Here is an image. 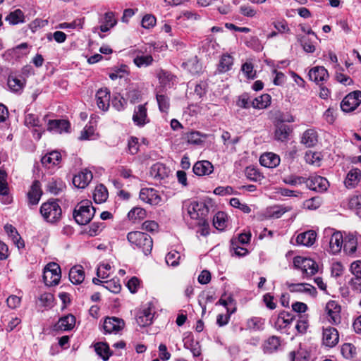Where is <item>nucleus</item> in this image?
I'll use <instances>...</instances> for the list:
<instances>
[{
	"mask_svg": "<svg viewBox=\"0 0 361 361\" xmlns=\"http://www.w3.org/2000/svg\"><path fill=\"white\" fill-rule=\"evenodd\" d=\"M247 326L250 329L257 331L263 329L264 320L259 317H254L248 320Z\"/></svg>",
	"mask_w": 361,
	"mask_h": 361,
	"instance_id": "62",
	"label": "nucleus"
},
{
	"mask_svg": "<svg viewBox=\"0 0 361 361\" xmlns=\"http://www.w3.org/2000/svg\"><path fill=\"white\" fill-rule=\"evenodd\" d=\"M39 212L43 219L50 224L57 223L62 216V209L58 200H49L44 202L40 207Z\"/></svg>",
	"mask_w": 361,
	"mask_h": 361,
	"instance_id": "2",
	"label": "nucleus"
},
{
	"mask_svg": "<svg viewBox=\"0 0 361 361\" xmlns=\"http://www.w3.org/2000/svg\"><path fill=\"white\" fill-rule=\"evenodd\" d=\"M341 306L334 300L329 301L326 305V312L328 315V321L333 325L341 323Z\"/></svg>",
	"mask_w": 361,
	"mask_h": 361,
	"instance_id": "8",
	"label": "nucleus"
},
{
	"mask_svg": "<svg viewBox=\"0 0 361 361\" xmlns=\"http://www.w3.org/2000/svg\"><path fill=\"white\" fill-rule=\"evenodd\" d=\"M61 161V155L57 151H53L47 153L41 159L42 164L48 169H50L54 166H58Z\"/></svg>",
	"mask_w": 361,
	"mask_h": 361,
	"instance_id": "22",
	"label": "nucleus"
},
{
	"mask_svg": "<svg viewBox=\"0 0 361 361\" xmlns=\"http://www.w3.org/2000/svg\"><path fill=\"white\" fill-rule=\"evenodd\" d=\"M24 123L27 127H40L42 126L38 116L31 113L25 115Z\"/></svg>",
	"mask_w": 361,
	"mask_h": 361,
	"instance_id": "51",
	"label": "nucleus"
},
{
	"mask_svg": "<svg viewBox=\"0 0 361 361\" xmlns=\"http://www.w3.org/2000/svg\"><path fill=\"white\" fill-rule=\"evenodd\" d=\"M360 178V170L357 169H353L347 174V176L344 181L345 185L348 188H353L358 184Z\"/></svg>",
	"mask_w": 361,
	"mask_h": 361,
	"instance_id": "27",
	"label": "nucleus"
},
{
	"mask_svg": "<svg viewBox=\"0 0 361 361\" xmlns=\"http://www.w3.org/2000/svg\"><path fill=\"white\" fill-rule=\"evenodd\" d=\"M106 285L103 286L114 293H118L121 290V285L118 279H112L104 282Z\"/></svg>",
	"mask_w": 361,
	"mask_h": 361,
	"instance_id": "57",
	"label": "nucleus"
},
{
	"mask_svg": "<svg viewBox=\"0 0 361 361\" xmlns=\"http://www.w3.org/2000/svg\"><path fill=\"white\" fill-rule=\"evenodd\" d=\"M311 80L319 83L326 81L329 78L327 70L324 66H316L310 70L308 73Z\"/></svg>",
	"mask_w": 361,
	"mask_h": 361,
	"instance_id": "20",
	"label": "nucleus"
},
{
	"mask_svg": "<svg viewBox=\"0 0 361 361\" xmlns=\"http://www.w3.org/2000/svg\"><path fill=\"white\" fill-rule=\"evenodd\" d=\"M183 211H186L190 218L193 220L195 225H207V217L209 214V207L203 202L185 201L183 205Z\"/></svg>",
	"mask_w": 361,
	"mask_h": 361,
	"instance_id": "1",
	"label": "nucleus"
},
{
	"mask_svg": "<svg viewBox=\"0 0 361 361\" xmlns=\"http://www.w3.org/2000/svg\"><path fill=\"white\" fill-rule=\"evenodd\" d=\"M6 20L11 25L22 23L25 21V16L20 9H16L6 17Z\"/></svg>",
	"mask_w": 361,
	"mask_h": 361,
	"instance_id": "41",
	"label": "nucleus"
},
{
	"mask_svg": "<svg viewBox=\"0 0 361 361\" xmlns=\"http://www.w3.org/2000/svg\"><path fill=\"white\" fill-rule=\"evenodd\" d=\"M139 197L142 202L153 206L159 204L161 201L158 191L154 188H142Z\"/></svg>",
	"mask_w": 361,
	"mask_h": 361,
	"instance_id": "9",
	"label": "nucleus"
},
{
	"mask_svg": "<svg viewBox=\"0 0 361 361\" xmlns=\"http://www.w3.org/2000/svg\"><path fill=\"white\" fill-rule=\"evenodd\" d=\"M301 270L308 277L314 275L318 271V266L314 260L307 258Z\"/></svg>",
	"mask_w": 361,
	"mask_h": 361,
	"instance_id": "40",
	"label": "nucleus"
},
{
	"mask_svg": "<svg viewBox=\"0 0 361 361\" xmlns=\"http://www.w3.org/2000/svg\"><path fill=\"white\" fill-rule=\"evenodd\" d=\"M186 139L188 143L200 145L203 142L201 134L197 131H192L186 134Z\"/></svg>",
	"mask_w": 361,
	"mask_h": 361,
	"instance_id": "59",
	"label": "nucleus"
},
{
	"mask_svg": "<svg viewBox=\"0 0 361 361\" xmlns=\"http://www.w3.org/2000/svg\"><path fill=\"white\" fill-rule=\"evenodd\" d=\"M116 23L117 21L114 18V13L111 11L106 12L104 14V21L99 26V30L103 32H106L113 27Z\"/></svg>",
	"mask_w": 361,
	"mask_h": 361,
	"instance_id": "34",
	"label": "nucleus"
},
{
	"mask_svg": "<svg viewBox=\"0 0 361 361\" xmlns=\"http://www.w3.org/2000/svg\"><path fill=\"white\" fill-rule=\"evenodd\" d=\"M317 133L314 130L308 129L303 133L301 143L307 147H314L317 143Z\"/></svg>",
	"mask_w": 361,
	"mask_h": 361,
	"instance_id": "30",
	"label": "nucleus"
},
{
	"mask_svg": "<svg viewBox=\"0 0 361 361\" xmlns=\"http://www.w3.org/2000/svg\"><path fill=\"white\" fill-rule=\"evenodd\" d=\"M98 107L102 111H107L110 104V91L107 88H101L96 93Z\"/></svg>",
	"mask_w": 361,
	"mask_h": 361,
	"instance_id": "19",
	"label": "nucleus"
},
{
	"mask_svg": "<svg viewBox=\"0 0 361 361\" xmlns=\"http://www.w3.org/2000/svg\"><path fill=\"white\" fill-rule=\"evenodd\" d=\"M293 315L290 312H281L275 322V327L277 329H283L287 327L293 320Z\"/></svg>",
	"mask_w": 361,
	"mask_h": 361,
	"instance_id": "31",
	"label": "nucleus"
},
{
	"mask_svg": "<svg viewBox=\"0 0 361 361\" xmlns=\"http://www.w3.org/2000/svg\"><path fill=\"white\" fill-rule=\"evenodd\" d=\"M341 353L344 357L349 359L356 353V348L353 344L346 343L341 347Z\"/></svg>",
	"mask_w": 361,
	"mask_h": 361,
	"instance_id": "58",
	"label": "nucleus"
},
{
	"mask_svg": "<svg viewBox=\"0 0 361 361\" xmlns=\"http://www.w3.org/2000/svg\"><path fill=\"white\" fill-rule=\"evenodd\" d=\"M180 255L178 252L173 250L169 252L166 256V262L168 265L176 267L179 264Z\"/></svg>",
	"mask_w": 361,
	"mask_h": 361,
	"instance_id": "52",
	"label": "nucleus"
},
{
	"mask_svg": "<svg viewBox=\"0 0 361 361\" xmlns=\"http://www.w3.org/2000/svg\"><path fill=\"white\" fill-rule=\"evenodd\" d=\"M65 188V184L61 180H50L47 185V190L51 194L58 195Z\"/></svg>",
	"mask_w": 361,
	"mask_h": 361,
	"instance_id": "43",
	"label": "nucleus"
},
{
	"mask_svg": "<svg viewBox=\"0 0 361 361\" xmlns=\"http://www.w3.org/2000/svg\"><path fill=\"white\" fill-rule=\"evenodd\" d=\"M128 217L135 223L144 219L146 217V212L141 207H134L128 212Z\"/></svg>",
	"mask_w": 361,
	"mask_h": 361,
	"instance_id": "45",
	"label": "nucleus"
},
{
	"mask_svg": "<svg viewBox=\"0 0 361 361\" xmlns=\"http://www.w3.org/2000/svg\"><path fill=\"white\" fill-rule=\"evenodd\" d=\"M80 140H92L94 139V128L92 126H85L81 131Z\"/></svg>",
	"mask_w": 361,
	"mask_h": 361,
	"instance_id": "60",
	"label": "nucleus"
},
{
	"mask_svg": "<svg viewBox=\"0 0 361 361\" xmlns=\"http://www.w3.org/2000/svg\"><path fill=\"white\" fill-rule=\"evenodd\" d=\"M348 286L355 293H361V277H352L348 281Z\"/></svg>",
	"mask_w": 361,
	"mask_h": 361,
	"instance_id": "63",
	"label": "nucleus"
},
{
	"mask_svg": "<svg viewBox=\"0 0 361 361\" xmlns=\"http://www.w3.org/2000/svg\"><path fill=\"white\" fill-rule=\"evenodd\" d=\"M361 103V92L353 91L346 95L341 102V108L345 112L355 110Z\"/></svg>",
	"mask_w": 361,
	"mask_h": 361,
	"instance_id": "6",
	"label": "nucleus"
},
{
	"mask_svg": "<svg viewBox=\"0 0 361 361\" xmlns=\"http://www.w3.org/2000/svg\"><path fill=\"white\" fill-rule=\"evenodd\" d=\"M192 171L197 176H206L213 172L214 166L209 161H199L194 164Z\"/></svg>",
	"mask_w": 361,
	"mask_h": 361,
	"instance_id": "21",
	"label": "nucleus"
},
{
	"mask_svg": "<svg viewBox=\"0 0 361 361\" xmlns=\"http://www.w3.org/2000/svg\"><path fill=\"white\" fill-rule=\"evenodd\" d=\"M108 198V191L103 185H97L93 192V199L96 203L104 202Z\"/></svg>",
	"mask_w": 361,
	"mask_h": 361,
	"instance_id": "37",
	"label": "nucleus"
},
{
	"mask_svg": "<svg viewBox=\"0 0 361 361\" xmlns=\"http://www.w3.org/2000/svg\"><path fill=\"white\" fill-rule=\"evenodd\" d=\"M317 233L314 231H308L298 235L296 243L298 245L310 247L312 246L316 240Z\"/></svg>",
	"mask_w": 361,
	"mask_h": 361,
	"instance_id": "23",
	"label": "nucleus"
},
{
	"mask_svg": "<svg viewBox=\"0 0 361 361\" xmlns=\"http://www.w3.org/2000/svg\"><path fill=\"white\" fill-rule=\"evenodd\" d=\"M184 347L190 350L194 357H199L201 355V347L197 341L192 338L188 337L184 339Z\"/></svg>",
	"mask_w": 361,
	"mask_h": 361,
	"instance_id": "36",
	"label": "nucleus"
},
{
	"mask_svg": "<svg viewBox=\"0 0 361 361\" xmlns=\"http://www.w3.org/2000/svg\"><path fill=\"white\" fill-rule=\"evenodd\" d=\"M133 121L134 123L139 127H143L145 125L149 123L145 104H140L135 106L133 115Z\"/></svg>",
	"mask_w": 361,
	"mask_h": 361,
	"instance_id": "14",
	"label": "nucleus"
},
{
	"mask_svg": "<svg viewBox=\"0 0 361 361\" xmlns=\"http://www.w3.org/2000/svg\"><path fill=\"white\" fill-rule=\"evenodd\" d=\"M283 181L290 185H297L305 183L306 178L303 176H288L283 178Z\"/></svg>",
	"mask_w": 361,
	"mask_h": 361,
	"instance_id": "53",
	"label": "nucleus"
},
{
	"mask_svg": "<svg viewBox=\"0 0 361 361\" xmlns=\"http://www.w3.org/2000/svg\"><path fill=\"white\" fill-rule=\"evenodd\" d=\"M70 123L66 120H49L48 121V130H54L56 133L68 132Z\"/></svg>",
	"mask_w": 361,
	"mask_h": 361,
	"instance_id": "26",
	"label": "nucleus"
},
{
	"mask_svg": "<svg viewBox=\"0 0 361 361\" xmlns=\"http://www.w3.org/2000/svg\"><path fill=\"white\" fill-rule=\"evenodd\" d=\"M6 178V172L0 169V195L5 198L4 200H2L5 204L10 203L11 201V198L8 196L9 190Z\"/></svg>",
	"mask_w": 361,
	"mask_h": 361,
	"instance_id": "29",
	"label": "nucleus"
},
{
	"mask_svg": "<svg viewBox=\"0 0 361 361\" xmlns=\"http://www.w3.org/2000/svg\"><path fill=\"white\" fill-rule=\"evenodd\" d=\"M94 348L97 354L104 361L108 360L112 354L109 345L106 343H97L95 344Z\"/></svg>",
	"mask_w": 361,
	"mask_h": 361,
	"instance_id": "42",
	"label": "nucleus"
},
{
	"mask_svg": "<svg viewBox=\"0 0 361 361\" xmlns=\"http://www.w3.org/2000/svg\"><path fill=\"white\" fill-rule=\"evenodd\" d=\"M233 63V59L229 54H223L221 57L219 66L218 71L219 73H226L228 71Z\"/></svg>",
	"mask_w": 361,
	"mask_h": 361,
	"instance_id": "39",
	"label": "nucleus"
},
{
	"mask_svg": "<svg viewBox=\"0 0 361 361\" xmlns=\"http://www.w3.org/2000/svg\"><path fill=\"white\" fill-rule=\"evenodd\" d=\"M128 242L141 250L145 255L151 253L153 241L149 235L140 231H133L128 233Z\"/></svg>",
	"mask_w": 361,
	"mask_h": 361,
	"instance_id": "3",
	"label": "nucleus"
},
{
	"mask_svg": "<svg viewBox=\"0 0 361 361\" xmlns=\"http://www.w3.org/2000/svg\"><path fill=\"white\" fill-rule=\"evenodd\" d=\"M95 213V209L88 200L80 202L73 211V218L77 224L86 225L90 222Z\"/></svg>",
	"mask_w": 361,
	"mask_h": 361,
	"instance_id": "4",
	"label": "nucleus"
},
{
	"mask_svg": "<svg viewBox=\"0 0 361 361\" xmlns=\"http://www.w3.org/2000/svg\"><path fill=\"white\" fill-rule=\"evenodd\" d=\"M246 177L255 182H261L264 178V176L255 168L249 166L245 169Z\"/></svg>",
	"mask_w": 361,
	"mask_h": 361,
	"instance_id": "48",
	"label": "nucleus"
},
{
	"mask_svg": "<svg viewBox=\"0 0 361 361\" xmlns=\"http://www.w3.org/2000/svg\"><path fill=\"white\" fill-rule=\"evenodd\" d=\"M42 195L41 184L39 180H34L27 194L29 205H37Z\"/></svg>",
	"mask_w": 361,
	"mask_h": 361,
	"instance_id": "15",
	"label": "nucleus"
},
{
	"mask_svg": "<svg viewBox=\"0 0 361 361\" xmlns=\"http://www.w3.org/2000/svg\"><path fill=\"white\" fill-rule=\"evenodd\" d=\"M69 279L73 284H80L85 279V271L80 265L73 267L69 271Z\"/></svg>",
	"mask_w": 361,
	"mask_h": 361,
	"instance_id": "25",
	"label": "nucleus"
},
{
	"mask_svg": "<svg viewBox=\"0 0 361 361\" xmlns=\"http://www.w3.org/2000/svg\"><path fill=\"white\" fill-rule=\"evenodd\" d=\"M183 66L188 68L192 73H197L200 69V66L198 63L196 56L187 62L183 63Z\"/></svg>",
	"mask_w": 361,
	"mask_h": 361,
	"instance_id": "61",
	"label": "nucleus"
},
{
	"mask_svg": "<svg viewBox=\"0 0 361 361\" xmlns=\"http://www.w3.org/2000/svg\"><path fill=\"white\" fill-rule=\"evenodd\" d=\"M280 345L279 338L275 336H271L264 343V352L271 353L276 351Z\"/></svg>",
	"mask_w": 361,
	"mask_h": 361,
	"instance_id": "46",
	"label": "nucleus"
},
{
	"mask_svg": "<svg viewBox=\"0 0 361 361\" xmlns=\"http://www.w3.org/2000/svg\"><path fill=\"white\" fill-rule=\"evenodd\" d=\"M93 176L90 171L84 169L73 178V185L78 188H85L92 180Z\"/></svg>",
	"mask_w": 361,
	"mask_h": 361,
	"instance_id": "17",
	"label": "nucleus"
},
{
	"mask_svg": "<svg viewBox=\"0 0 361 361\" xmlns=\"http://www.w3.org/2000/svg\"><path fill=\"white\" fill-rule=\"evenodd\" d=\"M84 23V20L82 18L76 19L71 23H62L58 25L60 29H82Z\"/></svg>",
	"mask_w": 361,
	"mask_h": 361,
	"instance_id": "54",
	"label": "nucleus"
},
{
	"mask_svg": "<svg viewBox=\"0 0 361 361\" xmlns=\"http://www.w3.org/2000/svg\"><path fill=\"white\" fill-rule=\"evenodd\" d=\"M293 133V128L285 123H274V139L281 142H287Z\"/></svg>",
	"mask_w": 361,
	"mask_h": 361,
	"instance_id": "10",
	"label": "nucleus"
},
{
	"mask_svg": "<svg viewBox=\"0 0 361 361\" xmlns=\"http://www.w3.org/2000/svg\"><path fill=\"white\" fill-rule=\"evenodd\" d=\"M323 241L329 244V252L332 254L339 252L343 244V235L340 232L331 233V236H324Z\"/></svg>",
	"mask_w": 361,
	"mask_h": 361,
	"instance_id": "11",
	"label": "nucleus"
},
{
	"mask_svg": "<svg viewBox=\"0 0 361 361\" xmlns=\"http://www.w3.org/2000/svg\"><path fill=\"white\" fill-rule=\"evenodd\" d=\"M7 83L10 90L16 92L20 91L24 86V83L21 80L13 75L8 76Z\"/></svg>",
	"mask_w": 361,
	"mask_h": 361,
	"instance_id": "49",
	"label": "nucleus"
},
{
	"mask_svg": "<svg viewBox=\"0 0 361 361\" xmlns=\"http://www.w3.org/2000/svg\"><path fill=\"white\" fill-rule=\"evenodd\" d=\"M154 311L151 305L144 308L137 315L136 321L141 327L149 326L152 323Z\"/></svg>",
	"mask_w": 361,
	"mask_h": 361,
	"instance_id": "16",
	"label": "nucleus"
},
{
	"mask_svg": "<svg viewBox=\"0 0 361 361\" xmlns=\"http://www.w3.org/2000/svg\"><path fill=\"white\" fill-rule=\"evenodd\" d=\"M273 116L275 119V123H293L295 117L288 112H283L280 110H276L273 112Z\"/></svg>",
	"mask_w": 361,
	"mask_h": 361,
	"instance_id": "38",
	"label": "nucleus"
},
{
	"mask_svg": "<svg viewBox=\"0 0 361 361\" xmlns=\"http://www.w3.org/2000/svg\"><path fill=\"white\" fill-rule=\"evenodd\" d=\"M151 175L156 179L161 180L167 176L166 168L160 164H154L150 170Z\"/></svg>",
	"mask_w": 361,
	"mask_h": 361,
	"instance_id": "47",
	"label": "nucleus"
},
{
	"mask_svg": "<svg viewBox=\"0 0 361 361\" xmlns=\"http://www.w3.org/2000/svg\"><path fill=\"white\" fill-rule=\"evenodd\" d=\"M124 326L123 319L116 317H107L103 324V329L104 334H117Z\"/></svg>",
	"mask_w": 361,
	"mask_h": 361,
	"instance_id": "13",
	"label": "nucleus"
},
{
	"mask_svg": "<svg viewBox=\"0 0 361 361\" xmlns=\"http://www.w3.org/2000/svg\"><path fill=\"white\" fill-rule=\"evenodd\" d=\"M271 104V96L268 94H264L256 97L252 101V106L255 109H263L267 108Z\"/></svg>",
	"mask_w": 361,
	"mask_h": 361,
	"instance_id": "35",
	"label": "nucleus"
},
{
	"mask_svg": "<svg viewBox=\"0 0 361 361\" xmlns=\"http://www.w3.org/2000/svg\"><path fill=\"white\" fill-rule=\"evenodd\" d=\"M136 56L133 59V62L138 68L147 67L150 66L154 59L151 55H144L142 50H137Z\"/></svg>",
	"mask_w": 361,
	"mask_h": 361,
	"instance_id": "28",
	"label": "nucleus"
},
{
	"mask_svg": "<svg viewBox=\"0 0 361 361\" xmlns=\"http://www.w3.org/2000/svg\"><path fill=\"white\" fill-rule=\"evenodd\" d=\"M160 111L166 113L170 107L169 98L164 95L157 94L156 96Z\"/></svg>",
	"mask_w": 361,
	"mask_h": 361,
	"instance_id": "50",
	"label": "nucleus"
},
{
	"mask_svg": "<svg viewBox=\"0 0 361 361\" xmlns=\"http://www.w3.org/2000/svg\"><path fill=\"white\" fill-rule=\"evenodd\" d=\"M298 41L300 43L303 50L307 53H313L315 51L314 45L305 36H298Z\"/></svg>",
	"mask_w": 361,
	"mask_h": 361,
	"instance_id": "56",
	"label": "nucleus"
},
{
	"mask_svg": "<svg viewBox=\"0 0 361 361\" xmlns=\"http://www.w3.org/2000/svg\"><path fill=\"white\" fill-rule=\"evenodd\" d=\"M305 184L309 189L318 192L326 191L329 185L326 178L317 175L306 178Z\"/></svg>",
	"mask_w": 361,
	"mask_h": 361,
	"instance_id": "7",
	"label": "nucleus"
},
{
	"mask_svg": "<svg viewBox=\"0 0 361 361\" xmlns=\"http://www.w3.org/2000/svg\"><path fill=\"white\" fill-rule=\"evenodd\" d=\"M157 77L159 78V82L164 86L169 85L170 82L173 78V76L171 73L164 70H160L157 73Z\"/></svg>",
	"mask_w": 361,
	"mask_h": 361,
	"instance_id": "55",
	"label": "nucleus"
},
{
	"mask_svg": "<svg viewBox=\"0 0 361 361\" xmlns=\"http://www.w3.org/2000/svg\"><path fill=\"white\" fill-rule=\"evenodd\" d=\"M343 250L348 255H353L357 250V238L355 235L350 234L343 240Z\"/></svg>",
	"mask_w": 361,
	"mask_h": 361,
	"instance_id": "33",
	"label": "nucleus"
},
{
	"mask_svg": "<svg viewBox=\"0 0 361 361\" xmlns=\"http://www.w3.org/2000/svg\"><path fill=\"white\" fill-rule=\"evenodd\" d=\"M4 229L7 234L11 238L13 243L18 247L21 248L25 246L24 241L18 234L16 228L11 224H6Z\"/></svg>",
	"mask_w": 361,
	"mask_h": 361,
	"instance_id": "32",
	"label": "nucleus"
},
{
	"mask_svg": "<svg viewBox=\"0 0 361 361\" xmlns=\"http://www.w3.org/2000/svg\"><path fill=\"white\" fill-rule=\"evenodd\" d=\"M339 341V335L334 327L323 328L322 344L329 348L334 347Z\"/></svg>",
	"mask_w": 361,
	"mask_h": 361,
	"instance_id": "12",
	"label": "nucleus"
},
{
	"mask_svg": "<svg viewBox=\"0 0 361 361\" xmlns=\"http://www.w3.org/2000/svg\"><path fill=\"white\" fill-rule=\"evenodd\" d=\"M75 324V317L73 314H68L59 319L54 326V330L61 331H70L74 328Z\"/></svg>",
	"mask_w": 361,
	"mask_h": 361,
	"instance_id": "18",
	"label": "nucleus"
},
{
	"mask_svg": "<svg viewBox=\"0 0 361 361\" xmlns=\"http://www.w3.org/2000/svg\"><path fill=\"white\" fill-rule=\"evenodd\" d=\"M259 162L267 168H274L280 164V158L272 152H267L260 157Z\"/></svg>",
	"mask_w": 361,
	"mask_h": 361,
	"instance_id": "24",
	"label": "nucleus"
},
{
	"mask_svg": "<svg viewBox=\"0 0 361 361\" xmlns=\"http://www.w3.org/2000/svg\"><path fill=\"white\" fill-rule=\"evenodd\" d=\"M227 215L224 212H219L213 219L214 226L220 231L224 230L226 226Z\"/></svg>",
	"mask_w": 361,
	"mask_h": 361,
	"instance_id": "44",
	"label": "nucleus"
},
{
	"mask_svg": "<svg viewBox=\"0 0 361 361\" xmlns=\"http://www.w3.org/2000/svg\"><path fill=\"white\" fill-rule=\"evenodd\" d=\"M61 279V268L55 262L49 263L44 269L43 280L46 286H56Z\"/></svg>",
	"mask_w": 361,
	"mask_h": 361,
	"instance_id": "5",
	"label": "nucleus"
},
{
	"mask_svg": "<svg viewBox=\"0 0 361 361\" xmlns=\"http://www.w3.org/2000/svg\"><path fill=\"white\" fill-rule=\"evenodd\" d=\"M350 271L353 275V277H361V260H357L351 263Z\"/></svg>",
	"mask_w": 361,
	"mask_h": 361,
	"instance_id": "64",
	"label": "nucleus"
}]
</instances>
